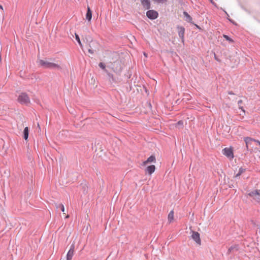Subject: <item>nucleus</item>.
<instances>
[{
  "mask_svg": "<svg viewBox=\"0 0 260 260\" xmlns=\"http://www.w3.org/2000/svg\"><path fill=\"white\" fill-rule=\"evenodd\" d=\"M39 64L43 68L49 69H61L60 66L55 63L52 62L49 60L40 59L38 61Z\"/></svg>",
  "mask_w": 260,
  "mask_h": 260,
  "instance_id": "1",
  "label": "nucleus"
},
{
  "mask_svg": "<svg viewBox=\"0 0 260 260\" xmlns=\"http://www.w3.org/2000/svg\"><path fill=\"white\" fill-rule=\"evenodd\" d=\"M18 101L20 104L25 105H28L30 103L29 98L25 92H22L19 95Z\"/></svg>",
  "mask_w": 260,
  "mask_h": 260,
  "instance_id": "2",
  "label": "nucleus"
},
{
  "mask_svg": "<svg viewBox=\"0 0 260 260\" xmlns=\"http://www.w3.org/2000/svg\"><path fill=\"white\" fill-rule=\"evenodd\" d=\"M244 141L246 143V146L247 150H252V148H253V143H255V139H252L250 137H245L244 138Z\"/></svg>",
  "mask_w": 260,
  "mask_h": 260,
  "instance_id": "3",
  "label": "nucleus"
},
{
  "mask_svg": "<svg viewBox=\"0 0 260 260\" xmlns=\"http://www.w3.org/2000/svg\"><path fill=\"white\" fill-rule=\"evenodd\" d=\"M146 16L151 20L156 19L158 16L157 11L153 10H149L146 12Z\"/></svg>",
  "mask_w": 260,
  "mask_h": 260,
  "instance_id": "4",
  "label": "nucleus"
},
{
  "mask_svg": "<svg viewBox=\"0 0 260 260\" xmlns=\"http://www.w3.org/2000/svg\"><path fill=\"white\" fill-rule=\"evenodd\" d=\"M248 196L252 197L257 202L260 201V190L256 189L248 193Z\"/></svg>",
  "mask_w": 260,
  "mask_h": 260,
  "instance_id": "5",
  "label": "nucleus"
},
{
  "mask_svg": "<svg viewBox=\"0 0 260 260\" xmlns=\"http://www.w3.org/2000/svg\"><path fill=\"white\" fill-rule=\"evenodd\" d=\"M177 29L178 33V36L181 40V42L184 43V34H185V28L183 26L177 25Z\"/></svg>",
  "mask_w": 260,
  "mask_h": 260,
  "instance_id": "6",
  "label": "nucleus"
},
{
  "mask_svg": "<svg viewBox=\"0 0 260 260\" xmlns=\"http://www.w3.org/2000/svg\"><path fill=\"white\" fill-rule=\"evenodd\" d=\"M223 154L230 159L234 158L233 149L231 148H225L222 150Z\"/></svg>",
  "mask_w": 260,
  "mask_h": 260,
  "instance_id": "7",
  "label": "nucleus"
},
{
  "mask_svg": "<svg viewBox=\"0 0 260 260\" xmlns=\"http://www.w3.org/2000/svg\"><path fill=\"white\" fill-rule=\"evenodd\" d=\"M191 238L198 244L201 245V241L198 232L192 231Z\"/></svg>",
  "mask_w": 260,
  "mask_h": 260,
  "instance_id": "8",
  "label": "nucleus"
},
{
  "mask_svg": "<svg viewBox=\"0 0 260 260\" xmlns=\"http://www.w3.org/2000/svg\"><path fill=\"white\" fill-rule=\"evenodd\" d=\"M74 247L75 246L74 244L71 245L70 248L67 254V260H72L74 255Z\"/></svg>",
  "mask_w": 260,
  "mask_h": 260,
  "instance_id": "9",
  "label": "nucleus"
},
{
  "mask_svg": "<svg viewBox=\"0 0 260 260\" xmlns=\"http://www.w3.org/2000/svg\"><path fill=\"white\" fill-rule=\"evenodd\" d=\"M141 3L144 9L149 10L151 8L150 0H141Z\"/></svg>",
  "mask_w": 260,
  "mask_h": 260,
  "instance_id": "10",
  "label": "nucleus"
},
{
  "mask_svg": "<svg viewBox=\"0 0 260 260\" xmlns=\"http://www.w3.org/2000/svg\"><path fill=\"white\" fill-rule=\"evenodd\" d=\"M239 249V245L235 244L231 246L228 249L227 254H229L231 253H234L238 251Z\"/></svg>",
  "mask_w": 260,
  "mask_h": 260,
  "instance_id": "11",
  "label": "nucleus"
},
{
  "mask_svg": "<svg viewBox=\"0 0 260 260\" xmlns=\"http://www.w3.org/2000/svg\"><path fill=\"white\" fill-rule=\"evenodd\" d=\"M155 162H156L155 157L154 155H152L150 157H149L146 161H144L143 162V165H146L148 163Z\"/></svg>",
  "mask_w": 260,
  "mask_h": 260,
  "instance_id": "12",
  "label": "nucleus"
},
{
  "mask_svg": "<svg viewBox=\"0 0 260 260\" xmlns=\"http://www.w3.org/2000/svg\"><path fill=\"white\" fill-rule=\"evenodd\" d=\"M183 15L185 17V20L188 22H189L191 24H193V23L192 22V17L188 14L186 12H183Z\"/></svg>",
  "mask_w": 260,
  "mask_h": 260,
  "instance_id": "13",
  "label": "nucleus"
},
{
  "mask_svg": "<svg viewBox=\"0 0 260 260\" xmlns=\"http://www.w3.org/2000/svg\"><path fill=\"white\" fill-rule=\"evenodd\" d=\"M155 170V167L154 165H151L147 167L146 172L150 175L152 174Z\"/></svg>",
  "mask_w": 260,
  "mask_h": 260,
  "instance_id": "14",
  "label": "nucleus"
},
{
  "mask_svg": "<svg viewBox=\"0 0 260 260\" xmlns=\"http://www.w3.org/2000/svg\"><path fill=\"white\" fill-rule=\"evenodd\" d=\"M92 18V12L89 7L87 8V11L86 14V19L90 21Z\"/></svg>",
  "mask_w": 260,
  "mask_h": 260,
  "instance_id": "15",
  "label": "nucleus"
},
{
  "mask_svg": "<svg viewBox=\"0 0 260 260\" xmlns=\"http://www.w3.org/2000/svg\"><path fill=\"white\" fill-rule=\"evenodd\" d=\"M174 213L173 210H172L168 214V220L169 223H171L174 220Z\"/></svg>",
  "mask_w": 260,
  "mask_h": 260,
  "instance_id": "16",
  "label": "nucleus"
},
{
  "mask_svg": "<svg viewBox=\"0 0 260 260\" xmlns=\"http://www.w3.org/2000/svg\"><path fill=\"white\" fill-rule=\"evenodd\" d=\"M29 130L28 127H25L23 131V138L25 140H27L28 137Z\"/></svg>",
  "mask_w": 260,
  "mask_h": 260,
  "instance_id": "17",
  "label": "nucleus"
},
{
  "mask_svg": "<svg viewBox=\"0 0 260 260\" xmlns=\"http://www.w3.org/2000/svg\"><path fill=\"white\" fill-rule=\"evenodd\" d=\"M75 39L76 40H77V41L78 42L79 45H80V46L82 48V44L80 41V38H79V36L75 34Z\"/></svg>",
  "mask_w": 260,
  "mask_h": 260,
  "instance_id": "18",
  "label": "nucleus"
},
{
  "mask_svg": "<svg viewBox=\"0 0 260 260\" xmlns=\"http://www.w3.org/2000/svg\"><path fill=\"white\" fill-rule=\"evenodd\" d=\"M242 103H243L242 100H240L238 102V105L239 108L240 109H241L242 110V111L245 113V110L243 109V106H242Z\"/></svg>",
  "mask_w": 260,
  "mask_h": 260,
  "instance_id": "19",
  "label": "nucleus"
},
{
  "mask_svg": "<svg viewBox=\"0 0 260 260\" xmlns=\"http://www.w3.org/2000/svg\"><path fill=\"white\" fill-rule=\"evenodd\" d=\"M223 37L226 41H229L230 43L234 42L233 40L230 38L228 36L223 35Z\"/></svg>",
  "mask_w": 260,
  "mask_h": 260,
  "instance_id": "20",
  "label": "nucleus"
},
{
  "mask_svg": "<svg viewBox=\"0 0 260 260\" xmlns=\"http://www.w3.org/2000/svg\"><path fill=\"white\" fill-rule=\"evenodd\" d=\"M99 66L103 70H104L106 72H107V70L106 69V66L104 63L100 62Z\"/></svg>",
  "mask_w": 260,
  "mask_h": 260,
  "instance_id": "21",
  "label": "nucleus"
},
{
  "mask_svg": "<svg viewBox=\"0 0 260 260\" xmlns=\"http://www.w3.org/2000/svg\"><path fill=\"white\" fill-rule=\"evenodd\" d=\"M56 207L57 209H60L62 212L64 211V207L63 204H60L58 205H57Z\"/></svg>",
  "mask_w": 260,
  "mask_h": 260,
  "instance_id": "22",
  "label": "nucleus"
},
{
  "mask_svg": "<svg viewBox=\"0 0 260 260\" xmlns=\"http://www.w3.org/2000/svg\"><path fill=\"white\" fill-rule=\"evenodd\" d=\"M225 13H226V15H227V16H228V17H227V19H228V20H229L231 22H232L233 24H235V25H236V23L235 22V21H233L232 19H231V18H229V14H228L226 12H225Z\"/></svg>",
  "mask_w": 260,
  "mask_h": 260,
  "instance_id": "23",
  "label": "nucleus"
},
{
  "mask_svg": "<svg viewBox=\"0 0 260 260\" xmlns=\"http://www.w3.org/2000/svg\"><path fill=\"white\" fill-rule=\"evenodd\" d=\"M107 75L108 76V77L112 79V81H114V77H113V74L110 73H108V72H107Z\"/></svg>",
  "mask_w": 260,
  "mask_h": 260,
  "instance_id": "24",
  "label": "nucleus"
},
{
  "mask_svg": "<svg viewBox=\"0 0 260 260\" xmlns=\"http://www.w3.org/2000/svg\"><path fill=\"white\" fill-rule=\"evenodd\" d=\"M85 39H86V40L87 42H92V38L90 36H87Z\"/></svg>",
  "mask_w": 260,
  "mask_h": 260,
  "instance_id": "25",
  "label": "nucleus"
},
{
  "mask_svg": "<svg viewBox=\"0 0 260 260\" xmlns=\"http://www.w3.org/2000/svg\"><path fill=\"white\" fill-rule=\"evenodd\" d=\"M153 1L155 2H157V3H164L167 1V0H153Z\"/></svg>",
  "mask_w": 260,
  "mask_h": 260,
  "instance_id": "26",
  "label": "nucleus"
},
{
  "mask_svg": "<svg viewBox=\"0 0 260 260\" xmlns=\"http://www.w3.org/2000/svg\"><path fill=\"white\" fill-rule=\"evenodd\" d=\"M246 171V169H243V168H240L239 170V172L240 173V174H242V173H243L245 171Z\"/></svg>",
  "mask_w": 260,
  "mask_h": 260,
  "instance_id": "27",
  "label": "nucleus"
},
{
  "mask_svg": "<svg viewBox=\"0 0 260 260\" xmlns=\"http://www.w3.org/2000/svg\"><path fill=\"white\" fill-rule=\"evenodd\" d=\"M89 45L90 48L88 49V51L89 53H90L91 54H93L94 53V50L91 48L90 45Z\"/></svg>",
  "mask_w": 260,
  "mask_h": 260,
  "instance_id": "28",
  "label": "nucleus"
},
{
  "mask_svg": "<svg viewBox=\"0 0 260 260\" xmlns=\"http://www.w3.org/2000/svg\"><path fill=\"white\" fill-rule=\"evenodd\" d=\"M214 59L216 60H217V61H218L219 62H221V60L217 57V56H216V55L215 52L214 53Z\"/></svg>",
  "mask_w": 260,
  "mask_h": 260,
  "instance_id": "29",
  "label": "nucleus"
},
{
  "mask_svg": "<svg viewBox=\"0 0 260 260\" xmlns=\"http://www.w3.org/2000/svg\"><path fill=\"white\" fill-rule=\"evenodd\" d=\"M176 124H177V125H183V121H182V120H179V121L176 123Z\"/></svg>",
  "mask_w": 260,
  "mask_h": 260,
  "instance_id": "30",
  "label": "nucleus"
},
{
  "mask_svg": "<svg viewBox=\"0 0 260 260\" xmlns=\"http://www.w3.org/2000/svg\"><path fill=\"white\" fill-rule=\"evenodd\" d=\"M241 174H240L239 172H238L235 176V178H238L239 177H240V176L241 175Z\"/></svg>",
  "mask_w": 260,
  "mask_h": 260,
  "instance_id": "31",
  "label": "nucleus"
},
{
  "mask_svg": "<svg viewBox=\"0 0 260 260\" xmlns=\"http://www.w3.org/2000/svg\"><path fill=\"white\" fill-rule=\"evenodd\" d=\"M255 143L260 146V141L255 139Z\"/></svg>",
  "mask_w": 260,
  "mask_h": 260,
  "instance_id": "32",
  "label": "nucleus"
},
{
  "mask_svg": "<svg viewBox=\"0 0 260 260\" xmlns=\"http://www.w3.org/2000/svg\"><path fill=\"white\" fill-rule=\"evenodd\" d=\"M228 94H231V95H232V94H234V93L233 92V91H229V92H228Z\"/></svg>",
  "mask_w": 260,
  "mask_h": 260,
  "instance_id": "33",
  "label": "nucleus"
},
{
  "mask_svg": "<svg viewBox=\"0 0 260 260\" xmlns=\"http://www.w3.org/2000/svg\"><path fill=\"white\" fill-rule=\"evenodd\" d=\"M193 24H194L197 28H200V29L201 28L198 25H197L194 23H193Z\"/></svg>",
  "mask_w": 260,
  "mask_h": 260,
  "instance_id": "34",
  "label": "nucleus"
},
{
  "mask_svg": "<svg viewBox=\"0 0 260 260\" xmlns=\"http://www.w3.org/2000/svg\"><path fill=\"white\" fill-rule=\"evenodd\" d=\"M0 9L3 10V6L0 5Z\"/></svg>",
  "mask_w": 260,
  "mask_h": 260,
  "instance_id": "35",
  "label": "nucleus"
},
{
  "mask_svg": "<svg viewBox=\"0 0 260 260\" xmlns=\"http://www.w3.org/2000/svg\"><path fill=\"white\" fill-rule=\"evenodd\" d=\"M210 2L212 3V4H214V2H213L212 0H210Z\"/></svg>",
  "mask_w": 260,
  "mask_h": 260,
  "instance_id": "36",
  "label": "nucleus"
}]
</instances>
